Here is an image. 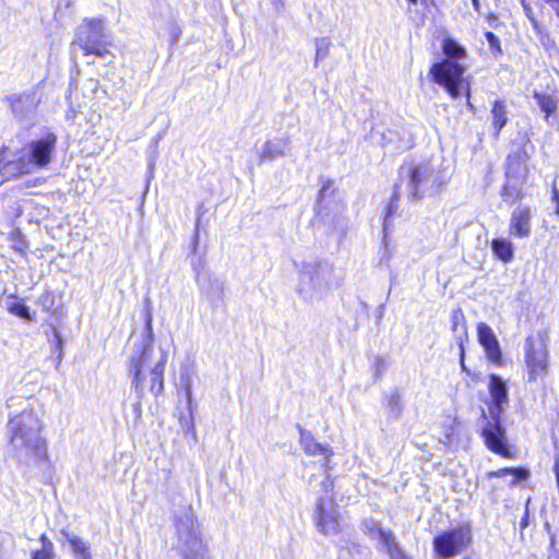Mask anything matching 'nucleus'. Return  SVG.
<instances>
[{"label":"nucleus","instance_id":"4468645a","mask_svg":"<svg viewBox=\"0 0 559 559\" xmlns=\"http://www.w3.org/2000/svg\"><path fill=\"white\" fill-rule=\"evenodd\" d=\"M300 444L308 456H322L329 461L334 455L332 448L318 442L309 431L300 430Z\"/></svg>","mask_w":559,"mask_h":559},{"label":"nucleus","instance_id":"4be33fe9","mask_svg":"<svg viewBox=\"0 0 559 559\" xmlns=\"http://www.w3.org/2000/svg\"><path fill=\"white\" fill-rule=\"evenodd\" d=\"M60 533L67 537L71 547V552L75 559H93L91 554V546L78 536L70 535L67 530H61Z\"/></svg>","mask_w":559,"mask_h":559},{"label":"nucleus","instance_id":"1a4fd4ad","mask_svg":"<svg viewBox=\"0 0 559 559\" xmlns=\"http://www.w3.org/2000/svg\"><path fill=\"white\" fill-rule=\"evenodd\" d=\"M534 212L528 205H518L510 214L508 233L516 239L528 238L532 233Z\"/></svg>","mask_w":559,"mask_h":559},{"label":"nucleus","instance_id":"0eeeda50","mask_svg":"<svg viewBox=\"0 0 559 559\" xmlns=\"http://www.w3.org/2000/svg\"><path fill=\"white\" fill-rule=\"evenodd\" d=\"M314 524L322 535L341 532V514L334 496L320 497L316 502Z\"/></svg>","mask_w":559,"mask_h":559},{"label":"nucleus","instance_id":"a18cd8bd","mask_svg":"<svg viewBox=\"0 0 559 559\" xmlns=\"http://www.w3.org/2000/svg\"><path fill=\"white\" fill-rule=\"evenodd\" d=\"M55 336H56V343H57V346L59 347V349H61V346H62V338L61 336L59 335L58 332L55 333Z\"/></svg>","mask_w":559,"mask_h":559},{"label":"nucleus","instance_id":"f257e3e1","mask_svg":"<svg viewBox=\"0 0 559 559\" xmlns=\"http://www.w3.org/2000/svg\"><path fill=\"white\" fill-rule=\"evenodd\" d=\"M5 429V460L23 467L49 463L48 441L43 435L45 425L34 409L10 416Z\"/></svg>","mask_w":559,"mask_h":559},{"label":"nucleus","instance_id":"f8f14e48","mask_svg":"<svg viewBox=\"0 0 559 559\" xmlns=\"http://www.w3.org/2000/svg\"><path fill=\"white\" fill-rule=\"evenodd\" d=\"M533 151V145L527 148L526 144H522L514 152L510 153L506 159V175L525 181L530 173L527 163L532 157Z\"/></svg>","mask_w":559,"mask_h":559},{"label":"nucleus","instance_id":"412c9836","mask_svg":"<svg viewBox=\"0 0 559 559\" xmlns=\"http://www.w3.org/2000/svg\"><path fill=\"white\" fill-rule=\"evenodd\" d=\"M451 331L459 336V343L467 338L468 326L465 313L461 307H456L450 314Z\"/></svg>","mask_w":559,"mask_h":559},{"label":"nucleus","instance_id":"72a5a7b5","mask_svg":"<svg viewBox=\"0 0 559 559\" xmlns=\"http://www.w3.org/2000/svg\"><path fill=\"white\" fill-rule=\"evenodd\" d=\"M321 488L322 490L330 495V496H333V490H334V479L331 477V476H326L322 481H321Z\"/></svg>","mask_w":559,"mask_h":559},{"label":"nucleus","instance_id":"5701e85b","mask_svg":"<svg viewBox=\"0 0 559 559\" xmlns=\"http://www.w3.org/2000/svg\"><path fill=\"white\" fill-rule=\"evenodd\" d=\"M8 240L11 242V248L21 257L26 258L29 251V243L20 228H13L9 235Z\"/></svg>","mask_w":559,"mask_h":559},{"label":"nucleus","instance_id":"ea45409f","mask_svg":"<svg viewBox=\"0 0 559 559\" xmlns=\"http://www.w3.org/2000/svg\"><path fill=\"white\" fill-rule=\"evenodd\" d=\"M544 1L549 3L554 8L557 16L559 17V0H544Z\"/></svg>","mask_w":559,"mask_h":559},{"label":"nucleus","instance_id":"f3484780","mask_svg":"<svg viewBox=\"0 0 559 559\" xmlns=\"http://www.w3.org/2000/svg\"><path fill=\"white\" fill-rule=\"evenodd\" d=\"M491 126L493 129V138L498 140L500 138L502 129L507 126L508 118V106L503 99H495L491 104L490 109Z\"/></svg>","mask_w":559,"mask_h":559},{"label":"nucleus","instance_id":"49530a36","mask_svg":"<svg viewBox=\"0 0 559 559\" xmlns=\"http://www.w3.org/2000/svg\"><path fill=\"white\" fill-rule=\"evenodd\" d=\"M472 3H473V8L476 12H479L480 11V2L479 0H472Z\"/></svg>","mask_w":559,"mask_h":559},{"label":"nucleus","instance_id":"c756f323","mask_svg":"<svg viewBox=\"0 0 559 559\" xmlns=\"http://www.w3.org/2000/svg\"><path fill=\"white\" fill-rule=\"evenodd\" d=\"M7 309L11 314L19 317L25 321L33 320L28 307L23 301L10 304Z\"/></svg>","mask_w":559,"mask_h":559},{"label":"nucleus","instance_id":"a878e982","mask_svg":"<svg viewBox=\"0 0 559 559\" xmlns=\"http://www.w3.org/2000/svg\"><path fill=\"white\" fill-rule=\"evenodd\" d=\"M533 97L537 102L542 111L545 112L546 119L556 112L557 98L554 95L534 92Z\"/></svg>","mask_w":559,"mask_h":559},{"label":"nucleus","instance_id":"603ef678","mask_svg":"<svg viewBox=\"0 0 559 559\" xmlns=\"http://www.w3.org/2000/svg\"><path fill=\"white\" fill-rule=\"evenodd\" d=\"M418 1H419V0H408V2H409L411 4H413V5L418 4Z\"/></svg>","mask_w":559,"mask_h":559},{"label":"nucleus","instance_id":"09e8293b","mask_svg":"<svg viewBox=\"0 0 559 559\" xmlns=\"http://www.w3.org/2000/svg\"><path fill=\"white\" fill-rule=\"evenodd\" d=\"M498 491H499V488H498V487H496V486H492V487L490 488V490H489V492H488V493H489L490 496H492V497H497Z\"/></svg>","mask_w":559,"mask_h":559},{"label":"nucleus","instance_id":"393cba45","mask_svg":"<svg viewBox=\"0 0 559 559\" xmlns=\"http://www.w3.org/2000/svg\"><path fill=\"white\" fill-rule=\"evenodd\" d=\"M462 424L459 419L452 418L451 421L443 426V444L452 447L461 439Z\"/></svg>","mask_w":559,"mask_h":559},{"label":"nucleus","instance_id":"7c9ffc66","mask_svg":"<svg viewBox=\"0 0 559 559\" xmlns=\"http://www.w3.org/2000/svg\"><path fill=\"white\" fill-rule=\"evenodd\" d=\"M485 37L487 39L491 55L496 58L502 56L503 50L499 37L491 31L485 32Z\"/></svg>","mask_w":559,"mask_h":559},{"label":"nucleus","instance_id":"a211bd4d","mask_svg":"<svg viewBox=\"0 0 559 559\" xmlns=\"http://www.w3.org/2000/svg\"><path fill=\"white\" fill-rule=\"evenodd\" d=\"M407 176L409 187L408 198L412 200L423 199L424 194L420 191V185L426 180V170L419 165H408Z\"/></svg>","mask_w":559,"mask_h":559},{"label":"nucleus","instance_id":"e433bc0d","mask_svg":"<svg viewBox=\"0 0 559 559\" xmlns=\"http://www.w3.org/2000/svg\"><path fill=\"white\" fill-rule=\"evenodd\" d=\"M39 542H40V544H41V548H48V547H49L50 549L55 550V549H53V544H52V542L50 540V538L47 536V534H45V533H44V534H41V535L39 536Z\"/></svg>","mask_w":559,"mask_h":559},{"label":"nucleus","instance_id":"f03ea898","mask_svg":"<svg viewBox=\"0 0 559 559\" xmlns=\"http://www.w3.org/2000/svg\"><path fill=\"white\" fill-rule=\"evenodd\" d=\"M488 391L491 404L488 407L489 415L481 413L484 425L479 436L489 452L506 460H515L519 451L508 442L502 419L503 406L509 401L507 384L498 374L491 373L488 376Z\"/></svg>","mask_w":559,"mask_h":559},{"label":"nucleus","instance_id":"423d86ee","mask_svg":"<svg viewBox=\"0 0 559 559\" xmlns=\"http://www.w3.org/2000/svg\"><path fill=\"white\" fill-rule=\"evenodd\" d=\"M75 43L84 56L97 58L112 56L111 41L108 39L102 19H84L76 28Z\"/></svg>","mask_w":559,"mask_h":559},{"label":"nucleus","instance_id":"37998d69","mask_svg":"<svg viewBox=\"0 0 559 559\" xmlns=\"http://www.w3.org/2000/svg\"><path fill=\"white\" fill-rule=\"evenodd\" d=\"M551 200H552L556 204H559V192H558L556 189L552 191Z\"/></svg>","mask_w":559,"mask_h":559},{"label":"nucleus","instance_id":"58836bf2","mask_svg":"<svg viewBox=\"0 0 559 559\" xmlns=\"http://www.w3.org/2000/svg\"><path fill=\"white\" fill-rule=\"evenodd\" d=\"M528 519H530V511H528V508L526 507L525 511H524V514L520 521V528L521 530H524L527 525H528Z\"/></svg>","mask_w":559,"mask_h":559},{"label":"nucleus","instance_id":"8fccbe9b","mask_svg":"<svg viewBox=\"0 0 559 559\" xmlns=\"http://www.w3.org/2000/svg\"><path fill=\"white\" fill-rule=\"evenodd\" d=\"M554 471L556 473L557 479L559 480V461L555 463Z\"/></svg>","mask_w":559,"mask_h":559},{"label":"nucleus","instance_id":"cd10ccee","mask_svg":"<svg viewBox=\"0 0 559 559\" xmlns=\"http://www.w3.org/2000/svg\"><path fill=\"white\" fill-rule=\"evenodd\" d=\"M500 195L508 205H512L516 202L522 201L525 197V193L515 186L504 183L501 187Z\"/></svg>","mask_w":559,"mask_h":559},{"label":"nucleus","instance_id":"dca6fc26","mask_svg":"<svg viewBox=\"0 0 559 559\" xmlns=\"http://www.w3.org/2000/svg\"><path fill=\"white\" fill-rule=\"evenodd\" d=\"M521 4L523 7L526 17L531 22V25H532L534 33H535L536 37L538 38L539 43L546 48L554 47L555 40L551 38L549 32L536 19L533 8L530 4V2L527 0H521Z\"/></svg>","mask_w":559,"mask_h":559},{"label":"nucleus","instance_id":"6e6552de","mask_svg":"<svg viewBox=\"0 0 559 559\" xmlns=\"http://www.w3.org/2000/svg\"><path fill=\"white\" fill-rule=\"evenodd\" d=\"M57 141V135L52 132H47L40 139L32 141L29 144V158H26L28 167L31 168V164L38 168L47 167L51 163Z\"/></svg>","mask_w":559,"mask_h":559},{"label":"nucleus","instance_id":"c85d7f7f","mask_svg":"<svg viewBox=\"0 0 559 559\" xmlns=\"http://www.w3.org/2000/svg\"><path fill=\"white\" fill-rule=\"evenodd\" d=\"M284 151L280 148L275 143L266 141L260 155L259 159L261 163L273 160L278 156H283Z\"/></svg>","mask_w":559,"mask_h":559},{"label":"nucleus","instance_id":"2f4dec72","mask_svg":"<svg viewBox=\"0 0 559 559\" xmlns=\"http://www.w3.org/2000/svg\"><path fill=\"white\" fill-rule=\"evenodd\" d=\"M37 304L41 307L45 312H52L55 307V297L51 293L46 292L40 295Z\"/></svg>","mask_w":559,"mask_h":559},{"label":"nucleus","instance_id":"3c124183","mask_svg":"<svg viewBox=\"0 0 559 559\" xmlns=\"http://www.w3.org/2000/svg\"><path fill=\"white\" fill-rule=\"evenodd\" d=\"M195 557V554L194 552H185L183 554V559H194Z\"/></svg>","mask_w":559,"mask_h":559},{"label":"nucleus","instance_id":"79ce46f5","mask_svg":"<svg viewBox=\"0 0 559 559\" xmlns=\"http://www.w3.org/2000/svg\"><path fill=\"white\" fill-rule=\"evenodd\" d=\"M332 185L333 182L331 180H326L321 187L320 194H322L323 191L328 190Z\"/></svg>","mask_w":559,"mask_h":559},{"label":"nucleus","instance_id":"c03bdc74","mask_svg":"<svg viewBox=\"0 0 559 559\" xmlns=\"http://www.w3.org/2000/svg\"><path fill=\"white\" fill-rule=\"evenodd\" d=\"M134 412L136 414V418H140L141 417V403L138 402L135 405H134Z\"/></svg>","mask_w":559,"mask_h":559},{"label":"nucleus","instance_id":"39448f33","mask_svg":"<svg viewBox=\"0 0 559 559\" xmlns=\"http://www.w3.org/2000/svg\"><path fill=\"white\" fill-rule=\"evenodd\" d=\"M432 551L437 559H452L463 555L473 544V531L468 522L440 531L432 538Z\"/></svg>","mask_w":559,"mask_h":559},{"label":"nucleus","instance_id":"473e14b6","mask_svg":"<svg viewBox=\"0 0 559 559\" xmlns=\"http://www.w3.org/2000/svg\"><path fill=\"white\" fill-rule=\"evenodd\" d=\"M32 559H53L55 558V550L48 548H40L32 551L31 554Z\"/></svg>","mask_w":559,"mask_h":559},{"label":"nucleus","instance_id":"9b49d317","mask_svg":"<svg viewBox=\"0 0 559 559\" xmlns=\"http://www.w3.org/2000/svg\"><path fill=\"white\" fill-rule=\"evenodd\" d=\"M477 341L485 350L487 359L495 366L501 367L504 364L502 350L491 328L485 322L476 325Z\"/></svg>","mask_w":559,"mask_h":559},{"label":"nucleus","instance_id":"2eb2a0df","mask_svg":"<svg viewBox=\"0 0 559 559\" xmlns=\"http://www.w3.org/2000/svg\"><path fill=\"white\" fill-rule=\"evenodd\" d=\"M506 476L512 477L511 480L508 483V487L513 488L519 483L527 480L531 476V473L524 466L501 467L496 471H489L486 473L487 479L502 478Z\"/></svg>","mask_w":559,"mask_h":559},{"label":"nucleus","instance_id":"de8ad7c7","mask_svg":"<svg viewBox=\"0 0 559 559\" xmlns=\"http://www.w3.org/2000/svg\"><path fill=\"white\" fill-rule=\"evenodd\" d=\"M181 32L180 29L177 27L175 31H174V34H173V43H175L179 36H180Z\"/></svg>","mask_w":559,"mask_h":559},{"label":"nucleus","instance_id":"a19ab883","mask_svg":"<svg viewBox=\"0 0 559 559\" xmlns=\"http://www.w3.org/2000/svg\"><path fill=\"white\" fill-rule=\"evenodd\" d=\"M391 559H412L411 556H408L403 549L396 554L395 556H393Z\"/></svg>","mask_w":559,"mask_h":559},{"label":"nucleus","instance_id":"f704fd0d","mask_svg":"<svg viewBox=\"0 0 559 559\" xmlns=\"http://www.w3.org/2000/svg\"><path fill=\"white\" fill-rule=\"evenodd\" d=\"M366 533L369 534V535H373V534H377V536L379 535V531H383L382 527H380L378 525L377 522L374 521H371V520H368L366 521Z\"/></svg>","mask_w":559,"mask_h":559},{"label":"nucleus","instance_id":"20e7f679","mask_svg":"<svg viewBox=\"0 0 559 559\" xmlns=\"http://www.w3.org/2000/svg\"><path fill=\"white\" fill-rule=\"evenodd\" d=\"M548 329L528 334L524 341L523 364L528 383L543 382L550 372L551 359Z\"/></svg>","mask_w":559,"mask_h":559},{"label":"nucleus","instance_id":"aec40b11","mask_svg":"<svg viewBox=\"0 0 559 559\" xmlns=\"http://www.w3.org/2000/svg\"><path fill=\"white\" fill-rule=\"evenodd\" d=\"M167 362L166 355H163L150 371V391L158 396L164 391V371Z\"/></svg>","mask_w":559,"mask_h":559},{"label":"nucleus","instance_id":"ddd939ff","mask_svg":"<svg viewBox=\"0 0 559 559\" xmlns=\"http://www.w3.org/2000/svg\"><path fill=\"white\" fill-rule=\"evenodd\" d=\"M10 153V147L8 145L0 146V175L9 167L12 166L13 173L9 175L5 179L0 181L2 185L4 181L10 179H16L23 175H27L32 173V168L28 167V160L25 156H21L16 159L9 160L8 156Z\"/></svg>","mask_w":559,"mask_h":559},{"label":"nucleus","instance_id":"c9c22d12","mask_svg":"<svg viewBox=\"0 0 559 559\" xmlns=\"http://www.w3.org/2000/svg\"><path fill=\"white\" fill-rule=\"evenodd\" d=\"M460 365H461V370L467 374H469V370L467 369L466 365H465V350H464V345H462V342H460Z\"/></svg>","mask_w":559,"mask_h":559},{"label":"nucleus","instance_id":"6ab92c4d","mask_svg":"<svg viewBox=\"0 0 559 559\" xmlns=\"http://www.w3.org/2000/svg\"><path fill=\"white\" fill-rule=\"evenodd\" d=\"M490 249L493 258L502 263H510L514 259V246L508 238H492Z\"/></svg>","mask_w":559,"mask_h":559},{"label":"nucleus","instance_id":"864d4df0","mask_svg":"<svg viewBox=\"0 0 559 559\" xmlns=\"http://www.w3.org/2000/svg\"><path fill=\"white\" fill-rule=\"evenodd\" d=\"M555 213H556V215H558V216H559V204H556Z\"/></svg>","mask_w":559,"mask_h":559},{"label":"nucleus","instance_id":"7ed1b4c3","mask_svg":"<svg viewBox=\"0 0 559 559\" xmlns=\"http://www.w3.org/2000/svg\"><path fill=\"white\" fill-rule=\"evenodd\" d=\"M441 50L445 58L430 66L428 71L430 81L441 86L452 99L463 95L469 104L471 87L464 78L466 69L460 62L467 57L466 48L457 40L444 37L441 41Z\"/></svg>","mask_w":559,"mask_h":559},{"label":"nucleus","instance_id":"5fc2aeb1","mask_svg":"<svg viewBox=\"0 0 559 559\" xmlns=\"http://www.w3.org/2000/svg\"><path fill=\"white\" fill-rule=\"evenodd\" d=\"M543 390H544V393L546 394L547 386L545 384H543Z\"/></svg>","mask_w":559,"mask_h":559},{"label":"nucleus","instance_id":"4c0bfd02","mask_svg":"<svg viewBox=\"0 0 559 559\" xmlns=\"http://www.w3.org/2000/svg\"><path fill=\"white\" fill-rule=\"evenodd\" d=\"M187 544H191V547H198L201 548L202 545V538L199 535H193L190 537V539L187 542Z\"/></svg>","mask_w":559,"mask_h":559},{"label":"nucleus","instance_id":"bb28decb","mask_svg":"<svg viewBox=\"0 0 559 559\" xmlns=\"http://www.w3.org/2000/svg\"><path fill=\"white\" fill-rule=\"evenodd\" d=\"M378 539L385 548L390 559L402 550L394 534L390 530L379 531Z\"/></svg>","mask_w":559,"mask_h":559},{"label":"nucleus","instance_id":"b1692460","mask_svg":"<svg viewBox=\"0 0 559 559\" xmlns=\"http://www.w3.org/2000/svg\"><path fill=\"white\" fill-rule=\"evenodd\" d=\"M401 200V186L394 185L392 194L383 209V225L386 227L395 215Z\"/></svg>","mask_w":559,"mask_h":559},{"label":"nucleus","instance_id":"9d476101","mask_svg":"<svg viewBox=\"0 0 559 559\" xmlns=\"http://www.w3.org/2000/svg\"><path fill=\"white\" fill-rule=\"evenodd\" d=\"M147 328V338L145 343L142 345V348L136 358L132 359V386L138 393V396L141 397L143 395V367L151 358V354L153 352V333H152V324L151 318L148 317L146 322Z\"/></svg>","mask_w":559,"mask_h":559}]
</instances>
